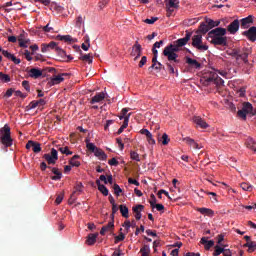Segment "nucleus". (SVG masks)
<instances>
[{"mask_svg":"<svg viewBox=\"0 0 256 256\" xmlns=\"http://www.w3.org/2000/svg\"><path fill=\"white\" fill-rule=\"evenodd\" d=\"M159 61H157V56H153L152 58V65L148 68V71H153L155 69V65H157Z\"/></svg>","mask_w":256,"mask_h":256,"instance_id":"6e6d98bb","label":"nucleus"},{"mask_svg":"<svg viewBox=\"0 0 256 256\" xmlns=\"http://www.w3.org/2000/svg\"><path fill=\"white\" fill-rule=\"evenodd\" d=\"M156 195H158V198H161V195H165L166 197H168V199L177 202V200H179V196H177V194L175 193H156Z\"/></svg>","mask_w":256,"mask_h":256,"instance_id":"72a5a7b5","label":"nucleus"},{"mask_svg":"<svg viewBox=\"0 0 256 256\" xmlns=\"http://www.w3.org/2000/svg\"><path fill=\"white\" fill-rule=\"evenodd\" d=\"M179 47L178 44H169L166 46L163 50L164 57H167L168 61H174V63H181V60H179Z\"/></svg>","mask_w":256,"mask_h":256,"instance_id":"f03ea898","label":"nucleus"},{"mask_svg":"<svg viewBox=\"0 0 256 256\" xmlns=\"http://www.w3.org/2000/svg\"><path fill=\"white\" fill-rule=\"evenodd\" d=\"M79 59H80V61H87L89 63V65H91V63H93V55H91V54H84Z\"/></svg>","mask_w":256,"mask_h":256,"instance_id":"79ce46f5","label":"nucleus"},{"mask_svg":"<svg viewBox=\"0 0 256 256\" xmlns=\"http://www.w3.org/2000/svg\"><path fill=\"white\" fill-rule=\"evenodd\" d=\"M96 185L98 186V191H100V193H109V190L107 189V187H105V185L101 184L100 180L96 181Z\"/></svg>","mask_w":256,"mask_h":256,"instance_id":"c03bdc74","label":"nucleus"},{"mask_svg":"<svg viewBox=\"0 0 256 256\" xmlns=\"http://www.w3.org/2000/svg\"><path fill=\"white\" fill-rule=\"evenodd\" d=\"M176 8L166 7V17H171Z\"/></svg>","mask_w":256,"mask_h":256,"instance_id":"e2e57ef3","label":"nucleus"},{"mask_svg":"<svg viewBox=\"0 0 256 256\" xmlns=\"http://www.w3.org/2000/svg\"><path fill=\"white\" fill-rule=\"evenodd\" d=\"M58 151H60V153H62V155H73V152L69 150V147L65 146V147H60L58 149Z\"/></svg>","mask_w":256,"mask_h":256,"instance_id":"de8ad7c7","label":"nucleus"},{"mask_svg":"<svg viewBox=\"0 0 256 256\" xmlns=\"http://www.w3.org/2000/svg\"><path fill=\"white\" fill-rule=\"evenodd\" d=\"M57 48H59V46H57V42H54V41H51L48 44L41 45L42 53H47V51H49L50 49H54L55 51H57Z\"/></svg>","mask_w":256,"mask_h":256,"instance_id":"aec40b11","label":"nucleus"},{"mask_svg":"<svg viewBox=\"0 0 256 256\" xmlns=\"http://www.w3.org/2000/svg\"><path fill=\"white\" fill-rule=\"evenodd\" d=\"M243 37L247 38L248 41L255 43L256 41V27L251 26L248 30L242 32Z\"/></svg>","mask_w":256,"mask_h":256,"instance_id":"1a4fd4ad","label":"nucleus"},{"mask_svg":"<svg viewBox=\"0 0 256 256\" xmlns=\"http://www.w3.org/2000/svg\"><path fill=\"white\" fill-rule=\"evenodd\" d=\"M192 47L198 49V51H207L209 49V46L203 44V36L201 34L192 37Z\"/></svg>","mask_w":256,"mask_h":256,"instance_id":"39448f33","label":"nucleus"},{"mask_svg":"<svg viewBox=\"0 0 256 256\" xmlns=\"http://www.w3.org/2000/svg\"><path fill=\"white\" fill-rule=\"evenodd\" d=\"M56 39H58L59 41H64L65 43H76L77 39L71 37V35H58L56 37Z\"/></svg>","mask_w":256,"mask_h":256,"instance_id":"cd10ccee","label":"nucleus"},{"mask_svg":"<svg viewBox=\"0 0 256 256\" xmlns=\"http://www.w3.org/2000/svg\"><path fill=\"white\" fill-rule=\"evenodd\" d=\"M212 45H220L227 47V37L225 36H210Z\"/></svg>","mask_w":256,"mask_h":256,"instance_id":"9b49d317","label":"nucleus"},{"mask_svg":"<svg viewBox=\"0 0 256 256\" xmlns=\"http://www.w3.org/2000/svg\"><path fill=\"white\" fill-rule=\"evenodd\" d=\"M141 53H143V47L139 44V41H136L132 46V51L130 53L131 57H134V61H137L139 57H141Z\"/></svg>","mask_w":256,"mask_h":256,"instance_id":"0eeeda50","label":"nucleus"},{"mask_svg":"<svg viewBox=\"0 0 256 256\" xmlns=\"http://www.w3.org/2000/svg\"><path fill=\"white\" fill-rule=\"evenodd\" d=\"M183 141H185V143H187V145H189L190 147H193L194 149H200L201 148L199 146V144L197 142H195V140L191 137H185V138H183Z\"/></svg>","mask_w":256,"mask_h":256,"instance_id":"c756f323","label":"nucleus"},{"mask_svg":"<svg viewBox=\"0 0 256 256\" xmlns=\"http://www.w3.org/2000/svg\"><path fill=\"white\" fill-rule=\"evenodd\" d=\"M240 23L242 29H250L251 25H253V15H249L246 18H242L240 20Z\"/></svg>","mask_w":256,"mask_h":256,"instance_id":"dca6fc26","label":"nucleus"},{"mask_svg":"<svg viewBox=\"0 0 256 256\" xmlns=\"http://www.w3.org/2000/svg\"><path fill=\"white\" fill-rule=\"evenodd\" d=\"M209 195V200L213 203H218V195L217 193H208Z\"/></svg>","mask_w":256,"mask_h":256,"instance_id":"864d4df0","label":"nucleus"},{"mask_svg":"<svg viewBox=\"0 0 256 256\" xmlns=\"http://www.w3.org/2000/svg\"><path fill=\"white\" fill-rule=\"evenodd\" d=\"M200 244L204 245V250L206 251H209L212 247H215L213 240H206V237H202Z\"/></svg>","mask_w":256,"mask_h":256,"instance_id":"5701e85b","label":"nucleus"},{"mask_svg":"<svg viewBox=\"0 0 256 256\" xmlns=\"http://www.w3.org/2000/svg\"><path fill=\"white\" fill-rule=\"evenodd\" d=\"M202 85L209 87V85H216V87H221L225 81L215 71H210L206 73L201 79Z\"/></svg>","mask_w":256,"mask_h":256,"instance_id":"f257e3e1","label":"nucleus"},{"mask_svg":"<svg viewBox=\"0 0 256 256\" xmlns=\"http://www.w3.org/2000/svg\"><path fill=\"white\" fill-rule=\"evenodd\" d=\"M111 206H113V213L110 214V219H115V214L119 211V206H117V204H113Z\"/></svg>","mask_w":256,"mask_h":256,"instance_id":"4d7b16f0","label":"nucleus"},{"mask_svg":"<svg viewBox=\"0 0 256 256\" xmlns=\"http://www.w3.org/2000/svg\"><path fill=\"white\" fill-rule=\"evenodd\" d=\"M246 147L248 149H251V151L256 152V142H255V140L251 137H248L246 139Z\"/></svg>","mask_w":256,"mask_h":256,"instance_id":"2f4dec72","label":"nucleus"},{"mask_svg":"<svg viewBox=\"0 0 256 256\" xmlns=\"http://www.w3.org/2000/svg\"><path fill=\"white\" fill-rule=\"evenodd\" d=\"M149 205L152 206V208L156 209V211L161 212L165 209L163 204H156V198L154 194H152V200L149 201Z\"/></svg>","mask_w":256,"mask_h":256,"instance_id":"b1692460","label":"nucleus"},{"mask_svg":"<svg viewBox=\"0 0 256 256\" xmlns=\"http://www.w3.org/2000/svg\"><path fill=\"white\" fill-rule=\"evenodd\" d=\"M119 213L122 214L124 219H128V208L125 205H119Z\"/></svg>","mask_w":256,"mask_h":256,"instance_id":"a19ab883","label":"nucleus"},{"mask_svg":"<svg viewBox=\"0 0 256 256\" xmlns=\"http://www.w3.org/2000/svg\"><path fill=\"white\" fill-rule=\"evenodd\" d=\"M22 87L25 89V91H31V86L29 85V81H27V80H24L23 82H22Z\"/></svg>","mask_w":256,"mask_h":256,"instance_id":"680f3d73","label":"nucleus"},{"mask_svg":"<svg viewBox=\"0 0 256 256\" xmlns=\"http://www.w3.org/2000/svg\"><path fill=\"white\" fill-rule=\"evenodd\" d=\"M156 21H159L158 17H152L151 19H146L144 20V22H146L148 25H153V23H155Z\"/></svg>","mask_w":256,"mask_h":256,"instance_id":"0e129e2a","label":"nucleus"},{"mask_svg":"<svg viewBox=\"0 0 256 256\" xmlns=\"http://www.w3.org/2000/svg\"><path fill=\"white\" fill-rule=\"evenodd\" d=\"M26 149H32L34 153H41V144L39 142L30 140L26 144Z\"/></svg>","mask_w":256,"mask_h":256,"instance_id":"2eb2a0df","label":"nucleus"},{"mask_svg":"<svg viewBox=\"0 0 256 256\" xmlns=\"http://www.w3.org/2000/svg\"><path fill=\"white\" fill-rule=\"evenodd\" d=\"M0 143L8 149L13 146V138H11V127L5 124L4 127L0 128Z\"/></svg>","mask_w":256,"mask_h":256,"instance_id":"7ed1b4c3","label":"nucleus"},{"mask_svg":"<svg viewBox=\"0 0 256 256\" xmlns=\"http://www.w3.org/2000/svg\"><path fill=\"white\" fill-rule=\"evenodd\" d=\"M79 155H74L70 160L69 163L71 165V167H80L81 166V162L77 161V159H79Z\"/></svg>","mask_w":256,"mask_h":256,"instance_id":"e433bc0d","label":"nucleus"},{"mask_svg":"<svg viewBox=\"0 0 256 256\" xmlns=\"http://www.w3.org/2000/svg\"><path fill=\"white\" fill-rule=\"evenodd\" d=\"M145 209V206L138 204L133 206L132 211H133V215L135 217V220H140L142 218V210Z\"/></svg>","mask_w":256,"mask_h":256,"instance_id":"f3484780","label":"nucleus"},{"mask_svg":"<svg viewBox=\"0 0 256 256\" xmlns=\"http://www.w3.org/2000/svg\"><path fill=\"white\" fill-rule=\"evenodd\" d=\"M193 122L201 129H207V127H209V124H207V122H205V120H203V118L200 116H194Z\"/></svg>","mask_w":256,"mask_h":256,"instance_id":"412c9836","label":"nucleus"},{"mask_svg":"<svg viewBox=\"0 0 256 256\" xmlns=\"http://www.w3.org/2000/svg\"><path fill=\"white\" fill-rule=\"evenodd\" d=\"M86 147L88 149V151H91V153H95V151L97 150V146H95V144L89 142V140H86Z\"/></svg>","mask_w":256,"mask_h":256,"instance_id":"8fccbe9b","label":"nucleus"},{"mask_svg":"<svg viewBox=\"0 0 256 256\" xmlns=\"http://www.w3.org/2000/svg\"><path fill=\"white\" fill-rule=\"evenodd\" d=\"M0 81H3V83H9V81H11V77L8 74L0 72Z\"/></svg>","mask_w":256,"mask_h":256,"instance_id":"09e8293b","label":"nucleus"},{"mask_svg":"<svg viewBox=\"0 0 256 256\" xmlns=\"http://www.w3.org/2000/svg\"><path fill=\"white\" fill-rule=\"evenodd\" d=\"M114 229H115V218H110V222H108V224H106L105 226L101 227V231L95 234H100L101 236H104L105 233L112 232V230Z\"/></svg>","mask_w":256,"mask_h":256,"instance_id":"9d476101","label":"nucleus"},{"mask_svg":"<svg viewBox=\"0 0 256 256\" xmlns=\"http://www.w3.org/2000/svg\"><path fill=\"white\" fill-rule=\"evenodd\" d=\"M198 212H200V214L202 215H206V216H213V210L211 209H208V208H200L198 209Z\"/></svg>","mask_w":256,"mask_h":256,"instance_id":"37998d69","label":"nucleus"},{"mask_svg":"<svg viewBox=\"0 0 256 256\" xmlns=\"http://www.w3.org/2000/svg\"><path fill=\"white\" fill-rule=\"evenodd\" d=\"M242 110L246 115H255L256 112L253 113V105L249 102H244Z\"/></svg>","mask_w":256,"mask_h":256,"instance_id":"bb28decb","label":"nucleus"},{"mask_svg":"<svg viewBox=\"0 0 256 256\" xmlns=\"http://www.w3.org/2000/svg\"><path fill=\"white\" fill-rule=\"evenodd\" d=\"M147 64V56H143L138 64V67H143L144 65Z\"/></svg>","mask_w":256,"mask_h":256,"instance_id":"774afa93","label":"nucleus"},{"mask_svg":"<svg viewBox=\"0 0 256 256\" xmlns=\"http://www.w3.org/2000/svg\"><path fill=\"white\" fill-rule=\"evenodd\" d=\"M220 187L222 189H224L225 191H232L233 193H235V190H233V188L229 187L227 184L225 183H219Z\"/></svg>","mask_w":256,"mask_h":256,"instance_id":"13d9d810","label":"nucleus"},{"mask_svg":"<svg viewBox=\"0 0 256 256\" xmlns=\"http://www.w3.org/2000/svg\"><path fill=\"white\" fill-rule=\"evenodd\" d=\"M162 145H169V136L167 133H164L162 135Z\"/></svg>","mask_w":256,"mask_h":256,"instance_id":"052dcab7","label":"nucleus"},{"mask_svg":"<svg viewBox=\"0 0 256 256\" xmlns=\"http://www.w3.org/2000/svg\"><path fill=\"white\" fill-rule=\"evenodd\" d=\"M193 35V32H190L189 30H186V34L184 38H180L175 41V43L178 44V47H185L187 43L191 40V37Z\"/></svg>","mask_w":256,"mask_h":256,"instance_id":"ddd939ff","label":"nucleus"},{"mask_svg":"<svg viewBox=\"0 0 256 256\" xmlns=\"http://www.w3.org/2000/svg\"><path fill=\"white\" fill-rule=\"evenodd\" d=\"M205 23L208 24L209 29H213V27H219L221 25V21H214L213 19L206 18Z\"/></svg>","mask_w":256,"mask_h":256,"instance_id":"473e14b6","label":"nucleus"},{"mask_svg":"<svg viewBox=\"0 0 256 256\" xmlns=\"http://www.w3.org/2000/svg\"><path fill=\"white\" fill-rule=\"evenodd\" d=\"M94 155L96 157H99V159H101L102 161L107 160V154H105V152L102 151L100 148H96V150L94 151Z\"/></svg>","mask_w":256,"mask_h":256,"instance_id":"f704fd0d","label":"nucleus"},{"mask_svg":"<svg viewBox=\"0 0 256 256\" xmlns=\"http://www.w3.org/2000/svg\"><path fill=\"white\" fill-rule=\"evenodd\" d=\"M140 133H141V135H145L146 139L152 135V134L149 132V130H148V129H145V128L141 129V130H140Z\"/></svg>","mask_w":256,"mask_h":256,"instance_id":"338daca9","label":"nucleus"},{"mask_svg":"<svg viewBox=\"0 0 256 256\" xmlns=\"http://www.w3.org/2000/svg\"><path fill=\"white\" fill-rule=\"evenodd\" d=\"M130 158L133 160V161H141V158H139V153H137L136 151H131L130 152Z\"/></svg>","mask_w":256,"mask_h":256,"instance_id":"3c124183","label":"nucleus"},{"mask_svg":"<svg viewBox=\"0 0 256 256\" xmlns=\"http://www.w3.org/2000/svg\"><path fill=\"white\" fill-rule=\"evenodd\" d=\"M211 29L209 28V24L208 23H201L199 26V31L200 33H203V35H205V33H209Z\"/></svg>","mask_w":256,"mask_h":256,"instance_id":"58836bf2","label":"nucleus"},{"mask_svg":"<svg viewBox=\"0 0 256 256\" xmlns=\"http://www.w3.org/2000/svg\"><path fill=\"white\" fill-rule=\"evenodd\" d=\"M19 43V47H22L23 49H27V47H29V44L31 43L30 39L27 40H23L22 42H18Z\"/></svg>","mask_w":256,"mask_h":256,"instance_id":"603ef678","label":"nucleus"},{"mask_svg":"<svg viewBox=\"0 0 256 256\" xmlns=\"http://www.w3.org/2000/svg\"><path fill=\"white\" fill-rule=\"evenodd\" d=\"M43 159L47 161L48 165H55L59 159L57 149L52 148L50 154L47 153L43 155Z\"/></svg>","mask_w":256,"mask_h":256,"instance_id":"423d86ee","label":"nucleus"},{"mask_svg":"<svg viewBox=\"0 0 256 256\" xmlns=\"http://www.w3.org/2000/svg\"><path fill=\"white\" fill-rule=\"evenodd\" d=\"M240 187L242 190L244 191H248V192H251L253 191V186H251V184L247 183V182H243L240 184Z\"/></svg>","mask_w":256,"mask_h":256,"instance_id":"49530a36","label":"nucleus"},{"mask_svg":"<svg viewBox=\"0 0 256 256\" xmlns=\"http://www.w3.org/2000/svg\"><path fill=\"white\" fill-rule=\"evenodd\" d=\"M186 63L195 69H199L201 67V63L197 62V60L186 56Z\"/></svg>","mask_w":256,"mask_h":256,"instance_id":"7c9ffc66","label":"nucleus"},{"mask_svg":"<svg viewBox=\"0 0 256 256\" xmlns=\"http://www.w3.org/2000/svg\"><path fill=\"white\" fill-rule=\"evenodd\" d=\"M225 254L231 255V252L229 249H225V246L216 245V247H214L213 256H225Z\"/></svg>","mask_w":256,"mask_h":256,"instance_id":"4468645a","label":"nucleus"},{"mask_svg":"<svg viewBox=\"0 0 256 256\" xmlns=\"http://www.w3.org/2000/svg\"><path fill=\"white\" fill-rule=\"evenodd\" d=\"M243 248H248V253H253L256 250V242H246Z\"/></svg>","mask_w":256,"mask_h":256,"instance_id":"c9c22d12","label":"nucleus"},{"mask_svg":"<svg viewBox=\"0 0 256 256\" xmlns=\"http://www.w3.org/2000/svg\"><path fill=\"white\" fill-rule=\"evenodd\" d=\"M27 33L23 32L18 36V43H21L23 41H27Z\"/></svg>","mask_w":256,"mask_h":256,"instance_id":"bf43d9fd","label":"nucleus"},{"mask_svg":"<svg viewBox=\"0 0 256 256\" xmlns=\"http://www.w3.org/2000/svg\"><path fill=\"white\" fill-rule=\"evenodd\" d=\"M56 53H58V55L62 57V59H64V57H67V53L65 52V50L61 49V47L56 48Z\"/></svg>","mask_w":256,"mask_h":256,"instance_id":"5fc2aeb1","label":"nucleus"},{"mask_svg":"<svg viewBox=\"0 0 256 256\" xmlns=\"http://www.w3.org/2000/svg\"><path fill=\"white\" fill-rule=\"evenodd\" d=\"M2 55L5 56L6 59H9L10 61H12L15 65H19V63H21V59L15 57V55L11 54L7 50H2Z\"/></svg>","mask_w":256,"mask_h":256,"instance_id":"6ab92c4d","label":"nucleus"},{"mask_svg":"<svg viewBox=\"0 0 256 256\" xmlns=\"http://www.w3.org/2000/svg\"><path fill=\"white\" fill-rule=\"evenodd\" d=\"M127 127H129V117L125 119V121L123 122L122 126L118 129L116 134L121 135V133H123V131H125Z\"/></svg>","mask_w":256,"mask_h":256,"instance_id":"ea45409f","label":"nucleus"},{"mask_svg":"<svg viewBox=\"0 0 256 256\" xmlns=\"http://www.w3.org/2000/svg\"><path fill=\"white\" fill-rule=\"evenodd\" d=\"M108 164L112 167H117V165H119V161H117V158H112L108 161Z\"/></svg>","mask_w":256,"mask_h":256,"instance_id":"69168bd1","label":"nucleus"},{"mask_svg":"<svg viewBox=\"0 0 256 256\" xmlns=\"http://www.w3.org/2000/svg\"><path fill=\"white\" fill-rule=\"evenodd\" d=\"M166 7L179 9V0H166Z\"/></svg>","mask_w":256,"mask_h":256,"instance_id":"4c0bfd02","label":"nucleus"},{"mask_svg":"<svg viewBox=\"0 0 256 256\" xmlns=\"http://www.w3.org/2000/svg\"><path fill=\"white\" fill-rule=\"evenodd\" d=\"M151 250L149 249V245H144L142 248H140V254L141 256H149V253Z\"/></svg>","mask_w":256,"mask_h":256,"instance_id":"a18cd8bd","label":"nucleus"},{"mask_svg":"<svg viewBox=\"0 0 256 256\" xmlns=\"http://www.w3.org/2000/svg\"><path fill=\"white\" fill-rule=\"evenodd\" d=\"M67 73L58 74L56 70V75L50 79L49 86L52 87V85H59L60 83H63L65 81V77H67Z\"/></svg>","mask_w":256,"mask_h":256,"instance_id":"6e6552de","label":"nucleus"},{"mask_svg":"<svg viewBox=\"0 0 256 256\" xmlns=\"http://www.w3.org/2000/svg\"><path fill=\"white\" fill-rule=\"evenodd\" d=\"M43 75V71L39 70L38 68H31L29 71V77L32 79H39Z\"/></svg>","mask_w":256,"mask_h":256,"instance_id":"a878e982","label":"nucleus"},{"mask_svg":"<svg viewBox=\"0 0 256 256\" xmlns=\"http://www.w3.org/2000/svg\"><path fill=\"white\" fill-rule=\"evenodd\" d=\"M227 31L230 32L231 35H235V33L239 31V20L235 19L231 22L227 27Z\"/></svg>","mask_w":256,"mask_h":256,"instance_id":"a211bd4d","label":"nucleus"},{"mask_svg":"<svg viewBox=\"0 0 256 256\" xmlns=\"http://www.w3.org/2000/svg\"><path fill=\"white\" fill-rule=\"evenodd\" d=\"M225 35H227V29L221 27L215 28L208 32V37H225Z\"/></svg>","mask_w":256,"mask_h":256,"instance_id":"f8f14e48","label":"nucleus"},{"mask_svg":"<svg viewBox=\"0 0 256 256\" xmlns=\"http://www.w3.org/2000/svg\"><path fill=\"white\" fill-rule=\"evenodd\" d=\"M54 176L51 177L52 181H59L63 177V173L59 171V168H50Z\"/></svg>","mask_w":256,"mask_h":256,"instance_id":"c85d7f7f","label":"nucleus"},{"mask_svg":"<svg viewBox=\"0 0 256 256\" xmlns=\"http://www.w3.org/2000/svg\"><path fill=\"white\" fill-rule=\"evenodd\" d=\"M228 55L239 61L241 59L244 63H249V48H234Z\"/></svg>","mask_w":256,"mask_h":256,"instance_id":"20e7f679","label":"nucleus"},{"mask_svg":"<svg viewBox=\"0 0 256 256\" xmlns=\"http://www.w3.org/2000/svg\"><path fill=\"white\" fill-rule=\"evenodd\" d=\"M105 99V92L97 93L94 97H92L90 103L91 105H95V103H101Z\"/></svg>","mask_w":256,"mask_h":256,"instance_id":"393cba45","label":"nucleus"},{"mask_svg":"<svg viewBox=\"0 0 256 256\" xmlns=\"http://www.w3.org/2000/svg\"><path fill=\"white\" fill-rule=\"evenodd\" d=\"M99 235L100 233L87 234L85 244H87V246H93L96 243V238L99 237Z\"/></svg>","mask_w":256,"mask_h":256,"instance_id":"4be33fe9","label":"nucleus"}]
</instances>
